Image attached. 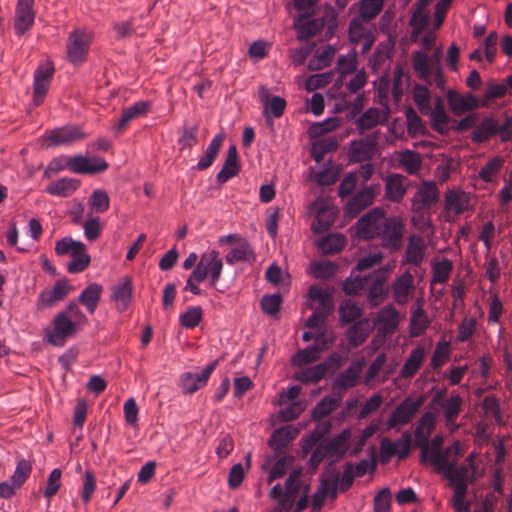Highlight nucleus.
Wrapping results in <instances>:
<instances>
[{
    "mask_svg": "<svg viewBox=\"0 0 512 512\" xmlns=\"http://www.w3.org/2000/svg\"><path fill=\"white\" fill-rule=\"evenodd\" d=\"M358 234L364 239L379 237L390 252L398 251L403 242L405 226L398 217H386L379 208L370 210L357 222Z\"/></svg>",
    "mask_w": 512,
    "mask_h": 512,
    "instance_id": "f257e3e1",
    "label": "nucleus"
},
{
    "mask_svg": "<svg viewBox=\"0 0 512 512\" xmlns=\"http://www.w3.org/2000/svg\"><path fill=\"white\" fill-rule=\"evenodd\" d=\"M386 276L383 271H375L368 275H356L355 270L345 280L343 290L348 295H357L368 290L367 300L373 307L380 305L387 296L385 288Z\"/></svg>",
    "mask_w": 512,
    "mask_h": 512,
    "instance_id": "f03ea898",
    "label": "nucleus"
},
{
    "mask_svg": "<svg viewBox=\"0 0 512 512\" xmlns=\"http://www.w3.org/2000/svg\"><path fill=\"white\" fill-rule=\"evenodd\" d=\"M69 168L77 174H97L104 172L108 168V163L103 158H88L82 155L74 157H58L54 158L48 165L45 174L48 172L57 173L61 170Z\"/></svg>",
    "mask_w": 512,
    "mask_h": 512,
    "instance_id": "7ed1b4c3",
    "label": "nucleus"
},
{
    "mask_svg": "<svg viewBox=\"0 0 512 512\" xmlns=\"http://www.w3.org/2000/svg\"><path fill=\"white\" fill-rule=\"evenodd\" d=\"M93 33L84 28H76L69 33L66 43L67 59L74 65L82 64L88 55Z\"/></svg>",
    "mask_w": 512,
    "mask_h": 512,
    "instance_id": "20e7f679",
    "label": "nucleus"
},
{
    "mask_svg": "<svg viewBox=\"0 0 512 512\" xmlns=\"http://www.w3.org/2000/svg\"><path fill=\"white\" fill-rule=\"evenodd\" d=\"M498 134L502 141H508L512 137L511 118H506L503 123L492 117L484 118L472 132L471 139L474 143H483Z\"/></svg>",
    "mask_w": 512,
    "mask_h": 512,
    "instance_id": "39448f33",
    "label": "nucleus"
},
{
    "mask_svg": "<svg viewBox=\"0 0 512 512\" xmlns=\"http://www.w3.org/2000/svg\"><path fill=\"white\" fill-rule=\"evenodd\" d=\"M412 67L419 77L428 84H435L439 88L444 87V75L441 65L437 62L434 65L428 55L422 51L412 54Z\"/></svg>",
    "mask_w": 512,
    "mask_h": 512,
    "instance_id": "423d86ee",
    "label": "nucleus"
},
{
    "mask_svg": "<svg viewBox=\"0 0 512 512\" xmlns=\"http://www.w3.org/2000/svg\"><path fill=\"white\" fill-rule=\"evenodd\" d=\"M424 403V397H406L391 413L387 419V429H400L411 422Z\"/></svg>",
    "mask_w": 512,
    "mask_h": 512,
    "instance_id": "0eeeda50",
    "label": "nucleus"
},
{
    "mask_svg": "<svg viewBox=\"0 0 512 512\" xmlns=\"http://www.w3.org/2000/svg\"><path fill=\"white\" fill-rule=\"evenodd\" d=\"M76 325L65 313L58 312L51 328L45 330L46 340L54 346H63L66 339L76 332Z\"/></svg>",
    "mask_w": 512,
    "mask_h": 512,
    "instance_id": "6e6552de",
    "label": "nucleus"
},
{
    "mask_svg": "<svg viewBox=\"0 0 512 512\" xmlns=\"http://www.w3.org/2000/svg\"><path fill=\"white\" fill-rule=\"evenodd\" d=\"M34 4L35 0H17L13 22L16 35L22 36L33 27L36 17Z\"/></svg>",
    "mask_w": 512,
    "mask_h": 512,
    "instance_id": "1a4fd4ad",
    "label": "nucleus"
},
{
    "mask_svg": "<svg viewBox=\"0 0 512 512\" xmlns=\"http://www.w3.org/2000/svg\"><path fill=\"white\" fill-rule=\"evenodd\" d=\"M411 442L412 436L408 431H405L402 434L401 439L396 441H391L387 438H384L381 441V453L383 461L385 462L393 456H398L400 460L405 459L410 454Z\"/></svg>",
    "mask_w": 512,
    "mask_h": 512,
    "instance_id": "9d476101",
    "label": "nucleus"
},
{
    "mask_svg": "<svg viewBox=\"0 0 512 512\" xmlns=\"http://www.w3.org/2000/svg\"><path fill=\"white\" fill-rule=\"evenodd\" d=\"M217 366V361L207 365L201 373L185 372L180 377V387L185 394H193L204 387Z\"/></svg>",
    "mask_w": 512,
    "mask_h": 512,
    "instance_id": "9b49d317",
    "label": "nucleus"
},
{
    "mask_svg": "<svg viewBox=\"0 0 512 512\" xmlns=\"http://www.w3.org/2000/svg\"><path fill=\"white\" fill-rule=\"evenodd\" d=\"M73 287L67 280H57L54 287L51 289L43 290L37 299V308L39 310L51 308L59 301L63 300L71 291Z\"/></svg>",
    "mask_w": 512,
    "mask_h": 512,
    "instance_id": "f8f14e48",
    "label": "nucleus"
},
{
    "mask_svg": "<svg viewBox=\"0 0 512 512\" xmlns=\"http://www.w3.org/2000/svg\"><path fill=\"white\" fill-rule=\"evenodd\" d=\"M443 475L448 480L449 486L453 488V494L468 492V484L472 481V476L467 466H456L455 463Z\"/></svg>",
    "mask_w": 512,
    "mask_h": 512,
    "instance_id": "ddd939ff",
    "label": "nucleus"
},
{
    "mask_svg": "<svg viewBox=\"0 0 512 512\" xmlns=\"http://www.w3.org/2000/svg\"><path fill=\"white\" fill-rule=\"evenodd\" d=\"M366 24L358 16L354 17L349 24V38L352 43L360 44L363 52L368 51L374 42V36Z\"/></svg>",
    "mask_w": 512,
    "mask_h": 512,
    "instance_id": "4468645a",
    "label": "nucleus"
},
{
    "mask_svg": "<svg viewBox=\"0 0 512 512\" xmlns=\"http://www.w3.org/2000/svg\"><path fill=\"white\" fill-rule=\"evenodd\" d=\"M414 289V277L409 271L397 277L391 286L392 296L399 305H404L409 301Z\"/></svg>",
    "mask_w": 512,
    "mask_h": 512,
    "instance_id": "2eb2a0df",
    "label": "nucleus"
},
{
    "mask_svg": "<svg viewBox=\"0 0 512 512\" xmlns=\"http://www.w3.org/2000/svg\"><path fill=\"white\" fill-rule=\"evenodd\" d=\"M439 200V190L435 182L422 181L414 196L416 209H429Z\"/></svg>",
    "mask_w": 512,
    "mask_h": 512,
    "instance_id": "dca6fc26",
    "label": "nucleus"
},
{
    "mask_svg": "<svg viewBox=\"0 0 512 512\" xmlns=\"http://www.w3.org/2000/svg\"><path fill=\"white\" fill-rule=\"evenodd\" d=\"M426 244L424 239L416 234H412L408 238L406 251L402 262L413 266H420L425 258Z\"/></svg>",
    "mask_w": 512,
    "mask_h": 512,
    "instance_id": "f3484780",
    "label": "nucleus"
},
{
    "mask_svg": "<svg viewBox=\"0 0 512 512\" xmlns=\"http://www.w3.org/2000/svg\"><path fill=\"white\" fill-rule=\"evenodd\" d=\"M85 137L83 131L78 126H65L52 130L47 139L56 146H68Z\"/></svg>",
    "mask_w": 512,
    "mask_h": 512,
    "instance_id": "a211bd4d",
    "label": "nucleus"
},
{
    "mask_svg": "<svg viewBox=\"0 0 512 512\" xmlns=\"http://www.w3.org/2000/svg\"><path fill=\"white\" fill-rule=\"evenodd\" d=\"M199 262L204 266L206 273L210 277V286L215 287L221 278L223 270V261L220 258L219 252L210 250L201 255Z\"/></svg>",
    "mask_w": 512,
    "mask_h": 512,
    "instance_id": "6ab92c4d",
    "label": "nucleus"
},
{
    "mask_svg": "<svg viewBox=\"0 0 512 512\" xmlns=\"http://www.w3.org/2000/svg\"><path fill=\"white\" fill-rule=\"evenodd\" d=\"M54 74L53 67H39L34 73V95L35 105H40L49 90Z\"/></svg>",
    "mask_w": 512,
    "mask_h": 512,
    "instance_id": "aec40b11",
    "label": "nucleus"
},
{
    "mask_svg": "<svg viewBox=\"0 0 512 512\" xmlns=\"http://www.w3.org/2000/svg\"><path fill=\"white\" fill-rule=\"evenodd\" d=\"M426 357L425 347L418 345L409 354L405 360L402 368L399 371V376L405 380L412 379L419 369L421 368Z\"/></svg>",
    "mask_w": 512,
    "mask_h": 512,
    "instance_id": "412c9836",
    "label": "nucleus"
},
{
    "mask_svg": "<svg viewBox=\"0 0 512 512\" xmlns=\"http://www.w3.org/2000/svg\"><path fill=\"white\" fill-rule=\"evenodd\" d=\"M378 137L375 134L368 135L359 141L351 143V158L354 161L361 162L371 159L376 150Z\"/></svg>",
    "mask_w": 512,
    "mask_h": 512,
    "instance_id": "4be33fe9",
    "label": "nucleus"
},
{
    "mask_svg": "<svg viewBox=\"0 0 512 512\" xmlns=\"http://www.w3.org/2000/svg\"><path fill=\"white\" fill-rule=\"evenodd\" d=\"M302 471L294 469L288 476L285 483L284 499H282V506L285 509H292L295 500L303 487L300 477Z\"/></svg>",
    "mask_w": 512,
    "mask_h": 512,
    "instance_id": "5701e85b",
    "label": "nucleus"
},
{
    "mask_svg": "<svg viewBox=\"0 0 512 512\" xmlns=\"http://www.w3.org/2000/svg\"><path fill=\"white\" fill-rule=\"evenodd\" d=\"M150 108L151 103L149 101H138L123 109L121 117L115 126V130L122 132L132 120L145 116L149 112Z\"/></svg>",
    "mask_w": 512,
    "mask_h": 512,
    "instance_id": "b1692460",
    "label": "nucleus"
},
{
    "mask_svg": "<svg viewBox=\"0 0 512 512\" xmlns=\"http://www.w3.org/2000/svg\"><path fill=\"white\" fill-rule=\"evenodd\" d=\"M447 100L451 110L458 115L476 109L479 105L477 98L472 94L462 95L453 90L448 92Z\"/></svg>",
    "mask_w": 512,
    "mask_h": 512,
    "instance_id": "393cba45",
    "label": "nucleus"
},
{
    "mask_svg": "<svg viewBox=\"0 0 512 512\" xmlns=\"http://www.w3.org/2000/svg\"><path fill=\"white\" fill-rule=\"evenodd\" d=\"M407 178L401 174H389L385 182L386 197L393 202L400 203L406 193L405 182Z\"/></svg>",
    "mask_w": 512,
    "mask_h": 512,
    "instance_id": "a878e982",
    "label": "nucleus"
},
{
    "mask_svg": "<svg viewBox=\"0 0 512 512\" xmlns=\"http://www.w3.org/2000/svg\"><path fill=\"white\" fill-rule=\"evenodd\" d=\"M452 454L456 457H459L462 454L459 442H454L445 450L440 451L439 456L430 455L427 461L434 466L437 472H443L444 474L448 468L456 463L455 461L450 462L448 459Z\"/></svg>",
    "mask_w": 512,
    "mask_h": 512,
    "instance_id": "bb28decb",
    "label": "nucleus"
},
{
    "mask_svg": "<svg viewBox=\"0 0 512 512\" xmlns=\"http://www.w3.org/2000/svg\"><path fill=\"white\" fill-rule=\"evenodd\" d=\"M377 192V187H365L357 192V194L348 202L347 211L353 215L358 214L363 209L373 203Z\"/></svg>",
    "mask_w": 512,
    "mask_h": 512,
    "instance_id": "cd10ccee",
    "label": "nucleus"
},
{
    "mask_svg": "<svg viewBox=\"0 0 512 512\" xmlns=\"http://www.w3.org/2000/svg\"><path fill=\"white\" fill-rule=\"evenodd\" d=\"M435 427V414L426 412L419 419L415 429V445L417 447L425 448L427 445V438L430 437L431 432Z\"/></svg>",
    "mask_w": 512,
    "mask_h": 512,
    "instance_id": "c85d7f7f",
    "label": "nucleus"
},
{
    "mask_svg": "<svg viewBox=\"0 0 512 512\" xmlns=\"http://www.w3.org/2000/svg\"><path fill=\"white\" fill-rule=\"evenodd\" d=\"M238 152L234 145H231L227 151V157L222 169L218 172L216 178L219 183H225L239 173Z\"/></svg>",
    "mask_w": 512,
    "mask_h": 512,
    "instance_id": "c756f323",
    "label": "nucleus"
},
{
    "mask_svg": "<svg viewBox=\"0 0 512 512\" xmlns=\"http://www.w3.org/2000/svg\"><path fill=\"white\" fill-rule=\"evenodd\" d=\"M317 211L315 221L312 224V229L316 233H321L330 228L335 220V212L324 202H317L315 204Z\"/></svg>",
    "mask_w": 512,
    "mask_h": 512,
    "instance_id": "7c9ffc66",
    "label": "nucleus"
},
{
    "mask_svg": "<svg viewBox=\"0 0 512 512\" xmlns=\"http://www.w3.org/2000/svg\"><path fill=\"white\" fill-rule=\"evenodd\" d=\"M445 208L459 215L470 208V197L464 191L449 190L445 195Z\"/></svg>",
    "mask_w": 512,
    "mask_h": 512,
    "instance_id": "2f4dec72",
    "label": "nucleus"
},
{
    "mask_svg": "<svg viewBox=\"0 0 512 512\" xmlns=\"http://www.w3.org/2000/svg\"><path fill=\"white\" fill-rule=\"evenodd\" d=\"M132 281L126 277L113 287L112 299L120 311L125 310L131 302Z\"/></svg>",
    "mask_w": 512,
    "mask_h": 512,
    "instance_id": "473e14b6",
    "label": "nucleus"
},
{
    "mask_svg": "<svg viewBox=\"0 0 512 512\" xmlns=\"http://www.w3.org/2000/svg\"><path fill=\"white\" fill-rule=\"evenodd\" d=\"M225 136L223 134H217L209 143L207 149L204 154L200 158L199 162L195 166V169L199 171L206 170L209 168L214 160L216 159L220 148L224 142Z\"/></svg>",
    "mask_w": 512,
    "mask_h": 512,
    "instance_id": "72a5a7b5",
    "label": "nucleus"
},
{
    "mask_svg": "<svg viewBox=\"0 0 512 512\" xmlns=\"http://www.w3.org/2000/svg\"><path fill=\"white\" fill-rule=\"evenodd\" d=\"M79 180L75 178L64 177L49 184L46 188L47 193L58 197H69L79 187Z\"/></svg>",
    "mask_w": 512,
    "mask_h": 512,
    "instance_id": "f704fd0d",
    "label": "nucleus"
},
{
    "mask_svg": "<svg viewBox=\"0 0 512 512\" xmlns=\"http://www.w3.org/2000/svg\"><path fill=\"white\" fill-rule=\"evenodd\" d=\"M102 286L97 283L89 284L79 295L78 301L84 305L90 314H93L101 299Z\"/></svg>",
    "mask_w": 512,
    "mask_h": 512,
    "instance_id": "c9c22d12",
    "label": "nucleus"
},
{
    "mask_svg": "<svg viewBox=\"0 0 512 512\" xmlns=\"http://www.w3.org/2000/svg\"><path fill=\"white\" fill-rule=\"evenodd\" d=\"M298 432V429L291 425L281 427L273 432L269 444L276 450L282 449L297 437Z\"/></svg>",
    "mask_w": 512,
    "mask_h": 512,
    "instance_id": "e433bc0d",
    "label": "nucleus"
},
{
    "mask_svg": "<svg viewBox=\"0 0 512 512\" xmlns=\"http://www.w3.org/2000/svg\"><path fill=\"white\" fill-rule=\"evenodd\" d=\"M328 372V364L326 362L317 364L312 367L297 371L294 375L295 379L303 383H317Z\"/></svg>",
    "mask_w": 512,
    "mask_h": 512,
    "instance_id": "4c0bfd02",
    "label": "nucleus"
},
{
    "mask_svg": "<svg viewBox=\"0 0 512 512\" xmlns=\"http://www.w3.org/2000/svg\"><path fill=\"white\" fill-rule=\"evenodd\" d=\"M463 399L457 393H452L451 396L442 401L441 407L444 410L445 421L448 425L454 424L462 411Z\"/></svg>",
    "mask_w": 512,
    "mask_h": 512,
    "instance_id": "58836bf2",
    "label": "nucleus"
},
{
    "mask_svg": "<svg viewBox=\"0 0 512 512\" xmlns=\"http://www.w3.org/2000/svg\"><path fill=\"white\" fill-rule=\"evenodd\" d=\"M342 394L333 391L331 396L324 397L314 408L313 417L322 419L334 411L342 402Z\"/></svg>",
    "mask_w": 512,
    "mask_h": 512,
    "instance_id": "ea45409f",
    "label": "nucleus"
},
{
    "mask_svg": "<svg viewBox=\"0 0 512 512\" xmlns=\"http://www.w3.org/2000/svg\"><path fill=\"white\" fill-rule=\"evenodd\" d=\"M308 295L312 301L317 302L318 304L316 307H313V309H317L326 313L332 312L334 307L332 297L327 291L323 290L320 286H310Z\"/></svg>",
    "mask_w": 512,
    "mask_h": 512,
    "instance_id": "a19ab883",
    "label": "nucleus"
},
{
    "mask_svg": "<svg viewBox=\"0 0 512 512\" xmlns=\"http://www.w3.org/2000/svg\"><path fill=\"white\" fill-rule=\"evenodd\" d=\"M383 113L380 109L372 107L366 110L357 120L356 125L358 130L363 133L366 130H370L377 125L383 123Z\"/></svg>",
    "mask_w": 512,
    "mask_h": 512,
    "instance_id": "79ce46f5",
    "label": "nucleus"
},
{
    "mask_svg": "<svg viewBox=\"0 0 512 512\" xmlns=\"http://www.w3.org/2000/svg\"><path fill=\"white\" fill-rule=\"evenodd\" d=\"M349 438V430H344L332 439L323 441L322 443L331 457H342L346 452V446Z\"/></svg>",
    "mask_w": 512,
    "mask_h": 512,
    "instance_id": "37998d69",
    "label": "nucleus"
},
{
    "mask_svg": "<svg viewBox=\"0 0 512 512\" xmlns=\"http://www.w3.org/2000/svg\"><path fill=\"white\" fill-rule=\"evenodd\" d=\"M86 251V246L81 241H75L71 237H64L56 242L55 252L57 255H71L76 257Z\"/></svg>",
    "mask_w": 512,
    "mask_h": 512,
    "instance_id": "c03bdc74",
    "label": "nucleus"
},
{
    "mask_svg": "<svg viewBox=\"0 0 512 512\" xmlns=\"http://www.w3.org/2000/svg\"><path fill=\"white\" fill-rule=\"evenodd\" d=\"M336 53V49L331 45H326L321 51L311 58L308 62V69L310 71H319L328 67Z\"/></svg>",
    "mask_w": 512,
    "mask_h": 512,
    "instance_id": "a18cd8bd",
    "label": "nucleus"
},
{
    "mask_svg": "<svg viewBox=\"0 0 512 512\" xmlns=\"http://www.w3.org/2000/svg\"><path fill=\"white\" fill-rule=\"evenodd\" d=\"M452 269L453 263L447 258L432 263L431 285L445 284L450 278Z\"/></svg>",
    "mask_w": 512,
    "mask_h": 512,
    "instance_id": "49530a36",
    "label": "nucleus"
},
{
    "mask_svg": "<svg viewBox=\"0 0 512 512\" xmlns=\"http://www.w3.org/2000/svg\"><path fill=\"white\" fill-rule=\"evenodd\" d=\"M370 332L368 320H360L347 331V338L353 347H358L365 342Z\"/></svg>",
    "mask_w": 512,
    "mask_h": 512,
    "instance_id": "de8ad7c7",
    "label": "nucleus"
},
{
    "mask_svg": "<svg viewBox=\"0 0 512 512\" xmlns=\"http://www.w3.org/2000/svg\"><path fill=\"white\" fill-rule=\"evenodd\" d=\"M384 0H360L359 15L365 23L374 20L382 11Z\"/></svg>",
    "mask_w": 512,
    "mask_h": 512,
    "instance_id": "09e8293b",
    "label": "nucleus"
},
{
    "mask_svg": "<svg viewBox=\"0 0 512 512\" xmlns=\"http://www.w3.org/2000/svg\"><path fill=\"white\" fill-rule=\"evenodd\" d=\"M254 258L253 249L250 244L241 240L238 243V246L234 247L227 255L226 262L230 265H233L240 261H250Z\"/></svg>",
    "mask_w": 512,
    "mask_h": 512,
    "instance_id": "8fccbe9b",
    "label": "nucleus"
},
{
    "mask_svg": "<svg viewBox=\"0 0 512 512\" xmlns=\"http://www.w3.org/2000/svg\"><path fill=\"white\" fill-rule=\"evenodd\" d=\"M286 101L280 96H273L271 100L263 106V114L268 125H272L271 117L280 118L285 110Z\"/></svg>",
    "mask_w": 512,
    "mask_h": 512,
    "instance_id": "3c124183",
    "label": "nucleus"
},
{
    "mask_svg": "<svg viewBox=\"0 0 512 512\" xmlns=\"http://www.w3.org/2000/svg\"><path fill=\"white\" fill-rule=\"evenodd\" d=\"M207 276L208 274L206 273L204 266H202L201 263L198 262L197 265L194 267L193 271L191 272L190 276L188 277L184 290L190 291L194 295H200L201 289L198 287V284L202 283Z\"/></svg>",
    "mask_w": 512,
    "mask_h": 512,
    "instance_id": "603ef678",
    "label": "nucleus"
},
{
    "mask_svg": "<svg viewBox=\"0 0 512 512\" xmlns=\"http://www.w3.org/2000/svg\"><path fill=\"white\" fill-rule=\"evenodd\" d=\"M377 322L386 332H393L398 325V312L392 305H388L379 312Z\"/></svg>",
    "mask_w": 512,
    "mask_h": 512,
    "instance_id": "864d4df0",
    "label": "nucleus"
},
{
    "mask_svg": "<svg viewBox=\"0 0 512 512\" xmlns=\"http://www.w3.org/2000/svg\"><path fill=\"white\" fill-rule=\"evenodd\" d=\"M503 164L504 159L502 157L491 158L486 165L480 169L478 173L479 178L486 183L492 182L501 170Z\"/></svg>",
    "mask_w": 512,
    "mask_h": 512,
    "instance_id": "5fc2aeb1",
    "label": "nucleus"
},
{
    "mask_svg": "<svg viewBox=\"0 0 512 512\" xmlns=\"http://www.w3.org/2000/svg\"><path fill=\"white\" fill-rule=\"evenodd\" d=\"M341 321L345 324L352 323L362 316V309L350 299L342 301L339 307Z\"/></svg>",
    "mask_w": 512,
    "mask_h": 512,
    "instance_id": "6e6d98bb",
    "label": "nucleus"
},
{
    "mask_svg": "<svg viewBox=\"0 0 512 512\" xmlns=\"http://www.w3.org/2000/svg\"><path fill=\"white\" fill-rule=\"evenodd\" d=\"M357 382V373L352 368H348L344 371L333 383L332 391H336L337 393L344 394V392L355 386Z\"/></svg>",
    "mask_w": 512,
    "mask_h": 512,
    "instance_id": "4d7b16f0",
    "label": "nucleus"
},
{
    "mask_svg": "<svg viewBox=\"0 0 512 512\" xmlns=\"http://www.w3.org/2000/svg\"><path fill=\"white\" fill-rule=\"evenodd\" d=\"M432 126L433 129L441 134L447 132V124L449 122V116L447 115L443 104L438 101L432 110Z\"/></svg>",
    "mask_w": 512,
    "mask_h": 512,
    "instance_id": "13d9d810",
    "label": "nucleus"
},
{
    "mask_svg": "<svg viewBox=\"0 0 512 512\" xmlns=\"http://www.w3.org/2000/svg\"><path fill=\"white\" fill-rule=\"evenodd\" d=\"M420 155L412 150H405L400 154V164L409 174L418 172L421 167Z\"/></svg>",
    "mask_w": 512,
    "mask_h": 512,
    "instance_id": "bf43d9fd",
    "label": "nucleus"
},
{
    "mask_svg": "<svg viewBox=\"0 0 512 512\" xmlns=\"http://www.w3.org/2000/svg\"><path fill=\"white\" fill-rule=\"evenodd\" d=\"M411 334L413 336L422 335L429 326V320L422 308L415 310L410 320Z\"/></svg>",
    "mask_w": 512,
    "mask_h": 512,
    "instance_id": "052dcab7",
    "label": "nucleus"
},
{
    "mask_svg": "<svg viewBox=\"0 0 512 512\" xmlns=\"http://www.w3.org/2000/svg\"><path fill=\"white\" fill-rule=\"evenodd\" d=\"M345 238L339 234L329 235L323 238L319 244L325 254H334L342 250L345 246Z\"/></svg>",
    "mask_w": 512,
    "mask_h": 512,
    "instance_id": "680f3d73",
    "label": "nucleus"
},
{
    "mask_svg": "<svg viewBox=\"0 0 512 512\" xmlns=\"http://www.w3.org/2000/svg\"><path fill=\"white\" fill-rule=\"evenodd\" d=\"M354 465L351 462H347L344 466L342 474L336 473L334 476L337 481L339 492H346L353 485L355 475L353 473Z\"/></svg>",
    "mask_w": 512,
    "mask_h": 512,
    "instance_id": "e2e57ef3",
    "label": "nucleus"
},
{
    "mask_svg": "<svg viewBox=\"0 0 512 512\" xmlns=\"http://www.w3.org/2000/svg\"><path fill=\"white\" fill-rule=\"evenodd\" d=\"M319 357L320 353L318 352V348L311 346L297 351L292 358V363L295 366H303L317 361Z\"/></svg>",
    "mask_w": 512,
    "mask_h": 512,
    "instance_id": "0e129e2a",
    "label": "nucleus"
},
{
    "mask_svg": "<svg viewBox=\"0 0 512 512\" xmlns=\"http://www.w3.org/2000/svg\"><path fill=\"white\" fill-rule=\"evenodd\" d=\"M89 204L97 213H103L109 209L110 199L106 191L98 189L93 191L89 198Z\"/></svg>",
    "mask_w": 512,
    "mask_h": 512,
    "instance_id": "69168bd1",
    "label": "nucleus"
},
{
    "mask_svg": "<svg viewBox=\"0 0 512 512\" xmlns=\"http://www.w3.org/2000/svg\"><path fill=\"white\" fill-rule=\"evenodd\" d=\"M32 471V466L29 461L22 459L18 461L17 467L14 471V474L11 477V482L14 484V487H21L23 483L30 476Z\"/></svg>",
    "mask_w": 512,
    "mask_h": 512,
    "instance_id": "338daca9",
    "label": "nucleus"
},
{
    "mask_svg": "<svg viewBox=\"0 0 512 512\" xmlns=\"http://www.w3.org/2000/svg\"><path fill=\"white\" fill-rule=\"evenodd\" d=\"M392 494L389 488L381 489L374 497V512H390Z\"/></svg>",
    "mask_w": 512,
    "mask_h": 512,
    "instance_id": "774afa93",
    "label": "nucleus"
}]
</instances>
